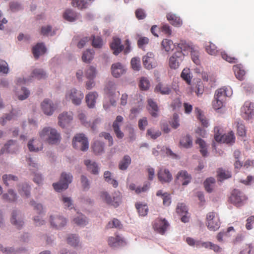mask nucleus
Returning a JSON list of instances; mask_svg holds the SVG:
<instances>
[{
	"mask_svg": "<svg viewBox=\"0 0 254 254\" xmlns=\"http://www.w3.org/2000/svg\"><path fill=\"white\" fill-rule=\"evenodd\" d=\"M73 120V113L71 112H64L58 116V124L63 127L69 124Z\"/></svg>",
	"mask_w": 254,
	"mask_h": 254,
	"instance_id": "2eb2a0df",
	"label": "nucleus"
},
{
	"mask_svg": "<svg viewBox=\"0 0 254 254\" xmlns=\"http://www.w3.org/2000/svg\"><path fill=\"white\" fill-rule=\"evenodd\" d=\"M150 83L146 77H141L140 80L139 87L143 90H146L149 87Z\"/></svg>",
	"mask_w": 254,
	"mask_h": 254,
	"instance_id": "0e129e2a",
	"label": "nucleus"
},
{
	"mask_svg": "<svg viewBox=\"0 0 254 254\" xmlns=\"http://www.w3.org/2000/svg\"><path fill=\"white\" fill-rule=\"evenodd\" d=\"M24 215L21 211L18 209H14L11 214L10 222L17 229H21L24 224Z\"/></svg>",
	"mask_w": 254,
	"mask_h": 254,
	"instance_id": "423d86ee",
	"label": "nucleus"
},
{
	"mask_svg": "<svg viewBox=\"0 0 254 254\" xmlns=\"http://www.w3.org/2000/svg\"><path fill=\"white\" fill-rule=\"evenodd\" d=\"M72 221L77 226L84 227L88 224L89 220L84 215L79 213L74 217Z\"/></svg>",
	"mask_w": 254,
	"mask_h": 254,
	"instance_id": "b1692460",
	"label": "nucleus"
},
{
	"mask_svg": "<svg viewBox=\"0 0 254 254\" xmlns=\"http://www.w3.org/2000/svg\"><path fill=\"white\" fill-rule=\"evenodd\" d=\"M41 139L46 141L50 144H56L61 141L60 133L57 129L51 127H45L39 132Z\"/></svg>",
	"mask_w": 254,
	"mask_h": 254,
	"instance_id": "f257e3e1",
	"label": "nucleus"
},
{
	"mask_svg": "<svg viewBox=\"0 0 254 254\" xmlns=\"http://www.w3.org/2000/svg\"><path fill=\"white\" fill-rule=\"evenodd\" d=\"M105 144L104 142L96 140L93 145L92 149L94 153L96 155L102 154L104 152Z\"/></svg>",
	"mask_w": 254,
	"mask_h": 254,
	"instance_id": "4c0bfd02",
	"label": "nucleus"
},
{
	"mask_svg": "<svg viewBox=\"0 0 254 254\" xmlns=\"http://www.w3.org/2000/svg\"><path fill=\"white\" fill-rule=\"evenodd\" d=\"M177 47L181 50L180 51H182L184 54L185 53V55L188 54L189 52H190L194 49L192 43L185 40H181L177 44Z\"/></svg>",
	"mask_w": 254,
	"mask_h": 254,
	"instance_id": "412c9836",
	"label": "nucleus"
},
{
	"mask_svg": "<svg viewBox=\"0 0 254 254\" xmlns=\"http://www.w3.org/2000/svg\"><path fill=\"white\" fill-rule=\"evenodd\" d=\"M130 64L133 70L137 71L140 70L141 65L139 58L137 57L132 58L131 60Z\"/></svg>",
	"mask_w": 254,
	"mask_h": 254,
	"instance_id": "e2e57ef3",
	"label": "nucleus"
},
{
	"mask_svg": "<svg viewBox=\"0 0 254 254\" xmlns=\"http://www.w3.org/2000/svg\"><path fill=\"white\" fill-rule=\"evenodd\" d=\"M206 225L210 230L216 231L220 227L219 218L217 213L209 212L206 215Z\"/></svg>",
	"mask_w": 254,
	"mask_h": 254,
	"instance_id": "9d476101",
	"label": "nucleus"
},
{
	"mask_svg": "<svg viewBox=\"0 0 254 254\" xmlns=\"http://www.w3.org/2000/svg\"><path fill=\"white\" fill-rule=\"evenodd\" d=\"M51 227L56 230H62L67 224V220L60 214H53L50 216Z\"/></svg>",
	"mask_w": 254,
	"mask_h": 254,
	"instance_id": "20e7f679",
	"label": "nucleus"
},
{
	"mask_svg": "<svg viewBox=\"0 0 254 254\" xmlns=\"http://www.w3.org/2000/svg\"><path fill=\"white\" fill-rule=\"evenodd\" d=\"M41 34L45 36H52L55 35V32L52 31V27L51 25H47L41 27Z\"/></svg>",
	"mask_w": 254,
	"mask_h": 254,
	"instance_id": "5fc2aeb1",
	"label": "nucleus"
},
{
	"mask_svg": "<svg viewBox=\"0 0 254 254\" xmlns=\"http://www.w3.org/2000/svg\"><path fill=\"white\" fill-rule=\"evenodd\" d=\"M180 143L185 148H190L192 145V138L190 135L187 134L181 139Z\"/></svg>",
	"mask_w": 254,
	"mask_h": 254,
	"instance_id": "37998d69",
	"label": "nucleus"
},
{
	"mask_svg": "<svg viewBox=\"0 0 254 254\" xmlns=\"http://www.w3.org/2000/svg\"><path fill=\"white\" fill-rule=\"evenodd\" d=\"M185 53L182 51H177L174 53L170 58L169 60V65L172 69L178 68L181 63L184 60Z\"/></svg>",
	"mask_w": 254,
	"mask_h": 254,
	"instance_id": "9b49d317",
	"label": "nucleus"
},
{
	"mask_svg": "<svg viewBox=\"0 0 254 254\" xmlns=\"http://www.w3.org/2000/svg\"><path fill=\"white\" fill-rule=\"evenodd\" d=\"M110 47L113 51V54L115 55H118L124 48V46L121 44V40L117 37L114 38Z\"/></svg>",
	"mask_w": 254,
	"mask_h": 254,
	"instance_id": "4be33fe9",
	"label": "nucleus"
},
{
	"mask_svg": "<svg viewBox=\"0 0 254 254\" xmlns=\"http://www.w3.org/2000/svg\"><path fill=\"white\" fill-rule=\"evenodd\" d=\"M83 97V93L81 91L77 90L75 88L67 91L65 94L66 99L71 100L72 103L75 105H79Z\"/></svg>",
	"mask_w": 254,
	"mask_h": 254,
	"instance_id": "0eeeda50",
	"label": "nucleus"
},
{
	"mask_svg": "<svg viewBox=\"0 0 254 254\" xmlns=\"http://www.w3.org/2000/svg\"><path fill=\"white\" fill-rule=\"evenodd\" d=\"M64 17L69 22H73L79 18L80 14L71 9H68L64 12Z\"/></svg>",
	"mask_w": 254,
	"mask_h": 254,
	"instance_id": "cd10ccee",
	"label": "nucleus"
},
{
	"mask_svg": "<svg viewBox=\"0 0 254 254\" xmlns=\"http://www.w3.org/2000/svg\"><path fill=\"white\" fill-rule=\"evenodd\" d=\"M215 183V180L214 178H209L207 179L204 182L205 190L208 192H211Z\"/></svg>",
	"mask_w": 254,
	"mask_h": 254,
	"instance_id": "864d4df0",
	"label": "nucleus"
},
{
	"mask_svg": "<svg viewBox=\"0 0 254 254\" xmlns=\"http://www.w3.org/2000/svg\"><path fill=\"white\" fill-rule=\"evenodd\" d=\"M159 181L162 183H169L173 180V177L167 169L160 168L157 173Z\"/></svg>",
	"mask_w": 254,
	"mask_h": 254,
	"instance_id": "dca6fc26",
	"label": "nucleus"
},
{
	"mask_svg": "<svg viewBox=\"0 0 254 254\" xmlns=\"http://www.w3.org/2000/svg\"><path fill=\"white\" fill-rule=\"evenodd\" d=\"M104 179L108 184H111L116 188L118 186V182L113 177L112 173L109 171H106L104 173Z\"/></svg>",
	"mask_w": 254,
	"mask_h": 254,
	"instance_id": "c9c22d12",
	"label": "nucleus"
},
{
	"mask_svg": "<svg viewBox=\"0 0 254 254\" xmlns=\"http://www.w3.org/2000/svg\"><path fill=\"white\" fill-rule=\"evenodd\" d=\"M2 197L6 202H14L17 200L18 195L13 189H9L7 193L2 194Z\"/></svg>",
	"mask_w": 254,
	"mask_h": 254,
	"instance_id": "a878e982",
	"label": "nucleus"
},
{
	"mask_svg": "<svg viewBox=\"0 0 254 254\" xmlns=\"http://www.w3.org/2000/svg\"><path fill=\"white\" fill-rule=\"evenodd\" d=\"M94 51L92 49H87L84 52L82 56V60L84 62L90 63L93 59Z\"/></svg>",
	"mask_w": 254,
	"mask_h": 254,
	"instance_id": "a18cd8bd",
	"label": "nucleus"
},
{
	"mask_svg": "<svg viewBox=\"0 0 254 254\" xmlns=\"http://www.w3.org/2000/svg\"><path fill=\"white\" fill-rule=\"evenodd\" d=\"M67 243L72 247H81L79 237L76 234H69L66 238Z\"/></svg>",
	"mask_w": 254,
	"mask_h": 254,
	"instance_id": "bb28decb",
	"label": "nucleus"
},
{
	"mask_svg": "<svg viewBox=\"0 0 254 254\" xmlns=\"http://www.w3.org/2000/svg\"><path fill=\"white\" fill-rule=\"evenodd\" d=\"M30 186L26 183H23L18 186V190L21 196L25 195L27 198L30 196Z\"/></svg>",
	"mask_w": 254,
	"mask_h": 254,
	"instance_id": "2f4dec72",
	"label": "nucleus"
},
{
	"mask_svg": "<svg viewBox=\"0 0 254 254\" xmlns=\"http://www.w3.org/2000/svg\"><path fill=\"white\" fill-rule=\"evenodd\" d=\"M72 145L74 148L85 151L89 148V142L83 133L76 134L73 138Z\"/></svg>",
	"mask_w": 254,
	"mask_h": 254,
	"instance_id": "39448f33",
	"label": "nucleus"
},
{
	"mask_svg": "<svg viewBox=\"0 0 254 254\" xmlns=\"http://www.w3.org/2000/svg\"><path fill=\"white\" fill-rule=\"evenodd\" d=\"M95 0H73L72 1V5L73 6L77 7L79 9H83L88 7L90 3L88 2L90 1L91 3L94 1Z\"/></svg>",
	"mask_w": 254,
	"mask_h": 254,
	"instance_id": "473e14b6",
	"label": "nucleus"
},
{
	"mask_svg": "<svg viewBox=\"0 0 254 254\" xmlns=\"http://www.w3.org/2000/svg\"><path fill=\"white\" fill-rule=\"evenodd\" d=\"M196 143L199 145L202 155L204 157L207 156L208 152L205 141L201 138H197L196 140Z\"/></svg>",
	"mask_w": 254,
	"mask_h": 254,
	"instance_id": "49530a36",
	"label": "nucleus"
},
{
	"mask_svg": "<svg viewBox=\"0 0 254 254\" xmlns=\"http://www.w3.org/2000/svg\"><path fill=\"white\" fill-rule=\"evenodd\" d=\"M46 51V48L44 44L42 43H38L32 49V52L34 57L38 59L40 56L44 54Z\"/></svg>",
	"mask_w": 254,
	"mask_h": 254,
	"instance_id": "c85d7f7f",
	"label": "nucleus"
},
{
	"mask_svg": "<svg viewBox=\"0 0 254 254\" xmlns=\"http://www.w3.org/2000/svg\"><path fill=\"white\" fill-rule=\"evenodd\" d=\"M41 107L43 112L46 115L51 116L57 108L56 105L48 99H45L41 104Z\"/></svg>",
	"mask_w": 254,
	"mask_h": 254,
	"instance_id": "f8f14e48",
	"label": "nucleus"
},
{
	"mask_svg": "<svg viewBox=\"0 0 254 254\" xmlns=\"http://www.w3.org/2000/svg\"><path fill=\"white\" fill-rule=\"evenodd\" d=\"M195 112L196 113L197 119L201 122L202 125L204 127H207L208 126V123L205 119L204 116L202 114L201 110L198 108H195Z\"/></svg>",
	"mask_w": 254,
	"mask_h": 254,
	"instance_id": "6e6d98bb",
	"label": "nucleus"
},
{
	"mask_svg": "<svg viewBox=\"0 0 254 254\" xmlns=\"http://www.w3.org/2000/svg\"><path fill=\"white\" fill-rule=\"evenodd\" d=\"M227 88L224 87L217 90L214 95V100L213 102V106L215 110H218L224 106L226 97L231 94L227 93Z\"/></svg>",
	"mask_w": 254,
	"mask_h": 254,
	"instance_id": "f03ea898",
	"label": "nucleus"
},
{
	"mask_svg": "<svg viewBox=\"0 0 254 254\" xmlns=\"http://www.w3.org/2000/svg\"><path fill=\"white\" fill-rule=\"evenodd\" d=\"M26 162L27 164L30 167V170L33 172H35L39 168V165L36 161L34 160L31 157H27L26 158Z\"/></svg>",
	"mask_w": 254,
	"mask_h": 254,
	"instance_id": "bf43d9fd",
	"label": "nucleus"
},
{
	"mask_svg": "<svg viewBox=\"0 0 254 254\" xmlns=\"http://www.w3.org/2000/svg\"><path fill=\"white\" fill-rule=\"evenodd\" d=\"M136 208L137 209L138 214L140 216H145L147 215L148 211V206L145 204L137 203L135 204Z\"/></svg>",
	"mask_w": 254,
	"mask_h": 254,
	"instance_id": "8fccbe9b",
	"label": "nucleus"
},
{
	"mask_svg": "<svg viewBox=\"0 0 254 254\" xmlns=\"http://www.w3.org/2000/svg\"><path fill=\"white\" fill-rule=\"evenodd\" d=\"M30 94V91L27 88L22 87L21 90L16 93V96L19 100L23 101L26 99L29 96Z\"/></svg>",
	"mask_w": 254,
	"mask_h": 254,
	"instance_id": "c03bdc74",
	"label": "nucleus"
},
{
	"mask_svg": "<svg viewBox=\"0 0 254 254\" xmlns=\"http://www.w3.org/2000/svg\"><path fill=\"white\" fill-rule=\"evenodd\" d=\"M124 118L121 116H118L113 123V129L117 137L122 139L124 136V132L121 130V124L123 121Z\"/></svg>",
	"mask_w": 254,
	"mask_h": 254,
	"instance_id": "6ab92c4d",
	"label": "nucleus"
},
{
	"mask_svg": "<svg viewBox=\"0 0 254 254\" xmlns=\"http://www.w3.org/2000/svg\"><path fill=\"white\" fill-rule=\"evenodd\" d=\"M241 114L245 119H250L254 115V104L250 101H246L241 108Z\"/></svg>",
	"mask_w": 254,
	"mask_h": 254,
	"instance_id": "4468645a",
	"label": "nucleus"
},
{
	"mask_svg": "<svg viewBox=\"0 0 254 254\" xmlns=\"http://www.w3.org/2000/svg\"><path fill=\"white\" fill-rule=\"evenodd\" d=\"M108 242L110 247L116 248L123 245L124 240L121 236L116 235V237H109Z\"/></svg>",
	"mask_w": 254,
	"mask_h": 254,
	"instance_id": "c756f323",
	"label": "nucleus"
},
{
	"mask_svg": "<svg viewBox=\"0 0 254 254\" xmlns=\"http://www.w3.org/2000/svg\"><path fill=\"white\" fill-rule=\"evenodd\" d=\"M82 187L84 190H88L90 188V181L86 176L82 175L80 177Z\"/></svg>",
	"mask_w": 254,
	"mask_h": 254,
	"instance_id": "13d9d810",
	"label": "nucleus"
},
{
	"mask_svg": "<svg viewBox=\"0 0 254 254\" xmlns=\"http://www.w3.org/2000/svg\"><path fill=\"white\" fill-rule=\"evenodd\" d=\"M167 18L170 23L175 26L180 27L182 24V21L181 20L180 17L175 14L168 13L167 15Z\"/></svg>",
	"mask_w": 254,
	"mask_h": 254,
	"instance_id": "e433bc0d",
	"label": "nucleus"
},
{
	"mask_svg": "<svg viewBox=\"0 0 254 254\" xmlns=\"http://www.w3.org/2000/svg\"><path fill=\"white\" fill-rule=\"evenodd\" d=\"M84 164L87 170L91 174L98 175L99 173V167L98 164L94 161L87 159L84 161Z\"/></svg>",
	"mask_w": 254,
	"mask_h": 254,
	"instance_id": "5701e85b",
	"label": "nucleus"
},
{
	"mask_svg": "<svg viewBox=\"0 0 254 254\" xmlns=\"http://www.w3.org/2000/svg\"><path fill=\"white\" fill-rule=\"evenodd\" d=\"M98 96V94L96 92H90L86 96V102L89 108L94 107Z\"/></svg>",
	"mask_w": 254,
	"mask_h": 254,
	"instance_id": "7c9ffc66",
	"label": "nucleus"
},
{
	"mask_svg": "<svg viewBox=\"0 0 254 254\" xmlns=\"http://www.w3.org/2000/svg\"><path fill=\"white\" fill-rule=\"evenodd\" d=\"M122 227V224L120 221L116 218L113 219L111 221L108 222L107 225V228L108 229L110 228H119L120 229Z\"/></svg>",
	"mask_w": 254,
	"mask_h": 254,
	"instance_id": "680f3d73",
	"label": "nucleus"
},
{
	"mask_svg": "<svg viewBox=\"0 0 254 254\" xmlns=\"http://www.w3.org/2000/svg\"><path fill=\"white\" fill-rule=\"evenodd\" d=\"M0 251L4 254H15L16 250L13 247H4L0 244Z\"/></svg>",
	"mask_w": 254,
	"mask_h": 254,
	"instance_id": "774afa93",
	"label": "nucleus"
},
{
	"mask_svg": "<svg viewBox=\"0 0 254 254\" xmlns=\"http://www.w3.org/2000/svg\"><path fill=\"white\" fill-rule=\"evenodd\" d=\"M161 45L166 52H169L176 46V44H174L173 41L171 40L165 39L162 41Z\"/></svg>",
	"mask_w": 254,
	"mask_h": 254,
	"instance_id": "603ef678",
	"label": "nucleus"
},
{
	"mask_svg": "<svg viewBox=\"0 0 254 254\" xmlns=\"http://www.w3.org/2000/svg\"><path fill=\"white\" fill-rule=\"evenodd\" d=\"M111 69L113 76L116 78H118L124 74L127 70L126 66L119 62L113 64Z\"/></svg>",
	"mask_w": 254,
	"mask_h": 254,
	"instance_id": "a211bd4d",
	"label": "nucleus"
},
{
	"mask_svg": "<svg viewBox=\"0 0 254 254\" xmlns=\"http://www.w3.org/2000/svg\"><path fill=\"white\" fill-rule=\"evenodd\" d=\"M171 88L168 85H164L161 83H158L155 88L156 92L160 93L162 94L168 95L171 92Z\"/></svg>",
	"mask_w": 254,
	"mask_h": 254,
	"instance_id": "79ce46f5",
	"label": "nucleus"
},
{
	"mask_svg": "<svg viewBox=\"0 0 254 254\" xmlns=\"http://www.w3.org/2000/svg\"><path fill=\"white\" fill-rule=\"evenodd\" d=\"M214 138L216 141L226 143H232L234 142L235 138L232 131L227 134L221 135L220 133H219V128L218 127H214Z\"/></svg>",
	"mask_w": 254,
	"mask_h": 254,
	"instance_id": "6e6552de",
	"label": "nucleus"
},
{
	"mask_svg": "<svg viewBox=\"0 0 254 254\" xmlns=\"http://www.w3.org/2000/svg\"><path fill=\"white\" fill-rule=\"evenodd\" d=\"M233 70L237 78L240 80L243 79V77L245 74V71L243 69L242 64H237L233 66Z\"/></svg>",
	"mask_w": 254,
	"mask_h": 254,
	"instance_id": "ea45409f",
	"label": "nucleus"
},
{
	"mask_svg": "<svg viewBox=\"0 0 254 254\" xmlns=\"http://www.w3.org/2000/svg\"><path fill=\"white\" fill-rule=\"evenodd\" d=\"M181 77L189 85L191 83V78L189 69H184L181 73Z\"/></svg>",
	"mask_w": 254,
	"mask_h": 254,
	"instance_id": "338daca9",
	"label": "nucleus"
},
{
	"mask_svg": "<svg viewBox=\"0 0 254 254\" xmlns=\"http://www.w3.org/2000/svg\"><path fill=\"white\" fill-rule=\"evenodd\" d=\"M101 197L102 199L107 204L112 205V197L107 191H103L101 194Z\"/></svg>",
	"mask_w": 254,
	"mask_h": 254,
	"instance_id": "69168bd1",
	"label": "nucleus"
},
{
	"mask_svg": "<svg viewBox=\"0 0 254 254\" xmlns=\"http://www.w3.org/2000/svg\"><path fill=\"white\" fill-rule=\"evenodd\" d=\"M19 114H20V110L12 109L9 114H5L0 118V124L2 126H4L7 121H9L14 119V118L16 117Z\"/></svg>",
	"mask_w": 254,
	"mask_h": 254,
	"instance_id": "393cba45",
	"label": "nucleus"
},
{
	"mask_svg": "<svg viewBox=\"0 0 254 254\" xmlns=\"http://www.w3.org/2000/svg\"><path fill=\"white\" fill-rule=\"evenodd\" d=\"M60 200L62 202L65 208L71 209L73 207V201L70 197L63 194L60 197Z\"/></svg>",
	"mask_w": 254,
	"mask_h": 254,
	"instance_id": "58836bf2",
	"label": "nucleus"
},
{
	"mask_svg": "<svg viewBox=\"0 0 254 254\" xmlns=\"http://www.w3.org/2000/svg\"><path fill=\"white\" fill-rule=\"evenodd\" d=\"M168 226L169 223L165 219H157L153 224L154 229L161 234L165 233Z\"/></svg>",
	"mask_w": 254,
	"mask_h": 254,
	"instance_id": "aec40b11",
	"label": "nucleus"
},
{
	"mask_svg": "<svg viewBox=\"0 0 254 254\" xmlns=\"http://www.w3.org/2000/svg\"><path fill=\"white\" fill-rule=\"evenodd\" d=\"M2 178L4 184L7 186H9V182L18 181V178L16 176L11 174L3 175Z\"/></svg>",
	"mask_w": 254,
	"mask_h": 254,
	"instance_id": "052dcab7",
	"label": "nucleus"
},
{
	"mask_svg": "<svg viewBox=\"0 0 254 254\" xmlns=\"http://www.w3.org/2000/svg\"><path fill=\"white\" fill-rule=\"evenodd\" d=\"M192 177L186 170H181L178 172L175 181L177 183H181L183 186H187L191 181Z\"/></svg>",
	"mask_w": 254,
	"mask_h": 254,
	"instance_id": "ddd939ff",
	"label": "nucleus"
},
{
	"mask_svg": "<svg viewBox=\"0 0 254 254\" xmlns=\"http://www.w3.org/2000/svg\"><path fill=\"white\" fill-rule=\"evenodd\" d=\"M115 84L112 81H109L106 85L105 87V92L109 96H112L115 94Z\"/></svg>",
	"mask_w": 254,
	"mask_h": 254,
	"instance_id": "4d7b16f0",
	"label": "nucleus"
},
{
	"mask_svg": "<svg viewBox=\"0 0 254 254\" xmlns=\"http://www.w3.org/2000/svg\"><path fill=\"white\" fill-rule=\"evenodd\" d=\"M131 159L128 155H126L123 159L120 161L119 164V168L121 170H126L129 165L131 164Z\"/></svg>",
	"mask_w": 254,
	"mask_h": 254,
	"instance_id": "f704fd0d",
	"label": "nucleus"
},
{
	"mask_svg": "<svg viewBox=\"0 0 254 254\" xmlns=\"http://www.w3.org/2000/svg\"><path fill=\"white\" fill-rule=\"evenodd\" d=\"M148 105L149 106L148 110L151 115L153 117H157L159 109L156 103L152 99H149L148 100Z\"/></svg>",
	"mask_w": 254,
	"mask_h": 254,
	"instance_id": "72a5a7b5",
	"label": "nucleus"
},
{
	"mask_svg": "<svg viewBox=\"0 0 254 254\" xmlns=\"http://www.w3.org/2000/svg\"><path fill=\"white\" fill-rule=\"evenodd\" d=\"M217 173L219 181H222L225 179H229L232 176L231 172L223 169H219Z\"/></svg>",
	"mask_w": 254,
	"mask_h": 254,
	"instance_id": "09e8293b",
	"label": "nucleus"
},
{
	"mask_svg": "<svg viewBox=\"0 0 254 254\" xmlns=\"http://www.w3.org/2000/svg\"><path fill=\"white\" fill-rule=\"evenodd\" d=\"M97 74V70L93 66H88L85 70V76L87 79L95 78Z\"/></svg>",
	"mask_w": 254,
	"mask_h": 254,
	"instance_id": "3c124183",
	"label": "nucleus"
},
{
	"mask_svg": "<svg viewBox=\"0 0 254 254\" xmlns=\"http://www.w3.org/2000/svg\"><path fill=\"white\" fill-rule=\"evenodd\" d=\"M31 76L38 79H45L47 77V75L43 69L36 68L32 71Z\"/></svg>",
	"mask_w": 254,
	"mask_h": 254,
	"instance_id": "a19ab883",
	"label": "nucleus"
},
{
	"mask_svg": "<svg viewBox=\"0 0 254 254\" xmlns=\"http://www.w3.org/2000/svg\"><path fill=\"white\" fill-rule=\"evenodd\" d=\"M112 206L117 207L122 201V194L119 191H115L113 194Z\"/></svg>",
	"mask_w": 254,
	"mask_h": 254,
	"instance_id": "de8ad7c7",
	"label": "nucleus"
},
{
	"mask_svg": "<svg viewBox=\"0 0 254 254\" xmlns=\"http://www.w3.org/2000/svg\"><path fill=\"white\" fill-rule=\"evenodd\" d=\"M72 180L73 176L71 173L64 172L61 174L60 181L57 183H53V187L56 191H62L68 188Z\"/></svg>",
	"mask_w": 254,
	"mask_h": 254,
	"instance_id": "7ed1b4c3",
	"label": "nucleus"
},
{
	"mask_svg": "<svg viewBox=\"0 0 254 254\" xmlns=\"http://www.w3.org/2000/svg\"><path fill=\"white\" fill-rule=\"evenodd\" d=\"M247 199V197L244 193L237 189H235L232 191L230 197L231 202L237 207L244 205Z\"/></svg>",
	"mask_w": 254,
	"mask_h": 254,
	"instance_id": "1a4fd4ad",
	"label": "nucleus"
},
{
	"mask_svg": "<svg viewBox=\"0 0 254 254\" xmlns=\"http://www.w3.org/2000/svg\"><path fill=\"white\" fill-rule=\"evenodd\" d=\"M143 64L145 68L151 69L157 66V64L154 59V54L152 53H147L142 58Z\"/></svg>",
	"mask_w": 254,
	"mask_h": 254,
	"instance_id": "f3484780",
	"label": "nucleus"
}]
</instances>
